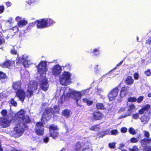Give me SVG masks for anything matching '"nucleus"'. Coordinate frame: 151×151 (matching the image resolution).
Segmentation results:
<instances>
[{"label":"nucleus","mask_w":151,"mask_h":151,"mask_svg":"<svg viewBox=\"0 0 151 151\" xmlns=\"http://www.w3.org/2000/svg\"><path fill=\"white\" fill-rule=\"evenodd\" d=\"M24 112L21 110L16 114L15 116V123L17 124L14 128V135L15 137L21 136L23 134L24 128L25 127V123L30 122L29 118L27 116H24Z\"/></svg>","instance_id":"f257e3e1"},{"label":"nucleus","mask_w":151,"mask_h":151,"mask_svg":"<svg viewBox=\"0 0 151 151\" xmlns=\"http://www.w3.org/2000/svg\"><path fill=\"white\" fill-rule=\"evenodd\" d=\"M37 68L38 72L41 75L38 84L41 88L46 91L49 87L47 79L44 76L48 70L46 62L45 61H41L37 66Z\"/></svg>","instance_id":"f03ea898"},{"label":"nucleus","mask_w":151,"mask_h":151,"mask_svg":"<svg viewBox=\"0 0 151 151\" xmlns=\"http://www.w3.org/2000/svg\"><path fill=\"white\" fill-rule=\"evenodd\" d=\"M37 88V86L35 81H31L28 84L27 90L25 93L24 90L22 89L18 90L16 92V96L18 97L21 101H23L25 96L30 97L31 96L33 92Z\"/></svg>","instance_id":"7ed1b4c3"},{"label":"nucleus","mask_w":151,"mask_h":151,"mask_svg":"<svg viewBox=\"0 0 151 151\" xmlns=\"http://www.w3.org/2000/svg\"><path fill=\"white\" fill-rule=\"evenodd\" d=\"M66 88H64L60 90V93L62 94V97L66 98L70 97L72 99L75 100L77 102L80 99L82 96L85 95L88 91V90H82L81 91H78L72 90H70L68 93L65 90Z\"/></svg>","instance_id":"20e7f679"},{"label":"nucleus","mask_w":151,"mask_h":151,"mask_svg":"<svg viewBox=\"0 0 151 151\" xmlns=\"http://www.w3.org/2000/svg\"><path fill=\"white\" fill-rule=\"evenodd\" d=\"M71 74L68 72L65 71L60 76L59 80L60 83L64 86H67L71 82Z\"/></svg>","instance_id":"39448f33"},{"label":"nucleus","mask_w":151,"mask_h":151,"mask_svg":"<svg viewBox=\"0 0 151 151\" xmlns=\"http://www.w3.org/2000/svg\"><path fill=\"white\" fill-rule=\"evenodd\" d=\"M52 114L51 108H49L46 109L42 115V121L44 123L49 120L51 117V116Z\"/></svg>","instance_id":"423d86ee"},{"label":"nucleus","mask_w":151,"mask_h":151,"mask_svg":"<svg viewBox=\"0 0 151 151\" xmlns=\"http://www.w3.org/2000/svg\"><path fill=\"white\" fill-rule=\"evenodd\" d=\"M57 127L55 125L52 124L49 127V131L50 136L53 139L56 138L58 135Z\"/></svg>","instance_id":"0eeeda50"},{"label":"nucleus","mask_w":151,"mask_h":151,"mask_svg":"<svg viewBox=\"0 0 151 151\" xmlns=\"http://www.w3.org/2000/svg\"><path fill=\"white\" fill-rule=\"evenodd\" d=\"M36 23L37 24V27L38 28H43L47 27L45 19H42L38 20H37L34 23L30 24L31 25H35Z\"/></svg>","instance_id":"6e6552de"},{"label":"nucleus","mask_w":151,"mask_h":151,"mask_svg":"<svg viewBox=\"0 0 151 151\" xmlns=\"http://www.w3.org/2000/svg\"><path fill=\"white\" fill-rule=\"evenodd\" d=\"M62 68L61 66L58 65L54 66L51 68V72L55 76H58L61 73Z\"/></svg>","instance_id":"1a4fd4ad"},{"label":"nucleus","mask_w":151,"mask_h":151,"mask_svg":"<svg viewBox=\"0 0 151 151\" xmlns=\"http://www.w3.org/2000/svg\"><path fill=\"white\" fill-rule=\"evenodd\" d=\"M36 132L38 135H41L44 133L43 126L42 123L38 122L36 124Z\"/></svg>","instance_id":"9d476101"},{"label":"nucleus","mask_w":151,"mask_h":151,"mask_svg":"<svg viewBox=\"0 0 151 151\" xmlns=\"http://www.w3.org/2000/svg\"><path fill=\"white\" fill-rule=\"evenodd\" d=\"M119 92V89L117 87L113 89L108 95V97L110 101L113 100L116 97Z\"/></svg>","instance_id":"9b49d317"},{"label":"nucleus","mask_w":151,"mask_h":151,"mask_svg":"<svg viewBox=\"0 0 151 151\" xmlns=\"http://www.w3.org/2000/svg\"><path fill=\"white\" fill-rule=\"evenodd\" d=\"M17 60L22 63L25 67H28L29 64L28 61V56L27 54L24 55L21 57L18 58Z\"/></svg>","instance_id":"f8f14e48"},{"label":"nucleus","mask_w":151,"mask_h":151,"mask_svg":"<svg viewBox=\"0 0 151 151\" xmlns=\"http://www.w3.org/2000/svg\"><path fill=\"white\" fill-rule=\"evenodd\" d=\"M22 17H17L15 18V20L18 22L17 25L18 27L20 28L25 26L27 24V21L24 19H22Z\"/></svg>","instance_id":"ddd939ff"},{"label":"nucleus","mask_w":151,"mask_h":151,"mask_svg":"<svg viewBox=\"0 0 151 151\" xmlns=\"http://www.w3.org/2000/svg\"><path fill=\"white\" fill-rule=\"evenodd\" d=\"M10 121L6 118H1L0 121V124L1 126L6 127L9 126L10 123Z\"/></svg>","instance_id":"4468645a"},{"label":"nucleus","mask_w":151,"mask_h":151,"mask_svg":"<svg viewBox=\"0 0 151 151\" xmlns=\"http://www.w3.org/2000/svg\"><path fill=\"white\" fill-rule=\"evenodd\" d=\"M129 88L128 86H124L121 89L120 95L121 97H124L128 93Z\"/></svg>","instance_id":"2eb2a0df"},{"label":"nucleus","mask_w":151,"mask_h":151,"mask_svg":"<svg viewBox=\"0 0 151 151\" xmlns=\"http://www.w3.org/2000/svg\"><path fill=\"white\" fill-rule=\"evenodd\" d=\"M93 118L96 120H100L102 119L103 116V115L99 111L94 112L93 114Z\"/></svg>","instance_id":"dca6fc26"},{"label":"nucleus","mask_w":151,"mask_h":151,"mask_svg":"<svg viewBox=\"0 0 151 151\" xmlns=\"http://www.w3.org/2000/svg\"><path fill=\"white\" fill-rule=\"evenodd\" d=\"M14 64L13 61L8 60L4 62L2 65V66L3 67L9 68L11 66H12Z\"/></svg>","instance_id":"f3484780"},{"label":"nucleus","mask_w":151,"mask_h":151,"mask_svg":"<svg viewBox=\"0 0 151 151\" xmlns=\"http://www.w3.org/2000/svg\"><path fill=\"white\" fill-rule=\"evenodd\" d=\"M62 114L65 117L68 118L71 115L72 112L70 111L68 109H65L62 111Z\"/></svg>","instance_id":"a211bd4d"},{"label":"nucleus","mask_w":151,"mask_h":151,"mask_svg":"<svg viewBox=\"0 0 151 151\" xmlns=\"http://www.w3.org/2000/svg\"><path fill=\"white\" fill-rule=\"evenodd\" d=\"M46 22L47 27H48L53 24L55 22L52 19L50 18L45 19Z\"/></svg>","instance_id":"6ab92c4d"},{"label":"nucleus","mask_w":151,"mask_h":151,"mask_svg":"<svg viewBox=\"0 0 151 151\" xmlns=\"http://www.w3.org/2000/svg\"><path fill=\"white\" fill-rule=\"evenodd\" d=\"M21 83L20 81H17L13 83V88L15 90L18 89L20 87Z\"/></svg>","instance_id":"aec40b11"},{"label":"nucleus","mask_w":151,"mask_h":151,"mask_svg":"<svg viewBox=\"0 0 151 151\" xmlns=\"http://www.w3.org/2000/svg\"><path fill=\"white\" fill-rule=\"evenodd\" d=\"M125 82L128 85H131L133 83L134 80L132 79L131 76H129L127 78Z\"/></svg>","instance_id":"412c9836"},{"label":"nucleus","mask_w":151,"mask_h":151,"mask_svg":"<svg viewBox=\"0 0 151 151\" xmlns=\"http://www.w3.org/2000/svg\"><path fill=\"white\" fill-rule=\"evenodd\" d=\"M149 118L147 116H146L145 115H144L141 118V122L144 124L146 123L149 121Z\"/></svg>","instance_id":"4be33fe9"},{"label":"nucleus","mask_w":151,"mask_h":151,"mask_svg":"<svg viewBox=\"0 0 151 151\" xmlns=\"http://www.w3.org/2000/svg\"><path fill=\"white\" fill-rule=\"evenodd\" d=\"M100 128L99 126L96 125L92 126L90 127V129L94 131H97L99 130Z\"/></svg>","instance_id":"5701e85b"},{"label":"nucleus","mask_w":151,"mask_h":151,"mask_svg":"<svg viewBox=\"0 0 151 151\" xmlns=\"http://www.w3.org/2000/svg\"><path fill=\"white\" fill-rule=\"evenodd\" d=\"M151 142V139H144L141 141V143L144 145H147Z\"/></svg>","instance_id":"b1692460"},{"label":"nucleus","mask_w":151,"mask_h":151,"mask_svg":"<svg viewBox=\"0 0 151 151\" xmlns=\"http://www.w3.org/2000/svg\"><path fill=\"white\" fill-rule=\"evenodd\" d=\"M96 107L98 109H104V106L103 104L101 103H98L96 105Z\"/></svg>","instance_id":"393cba45"},{"label":"nucleus","mask_w":151,"mask_h":151,"mask_svg":"<svg viewBox=\"0 0 151 151\" xmlns=\"http://www.w3.org/2000/svg\"><path fill=\"white\" fill-rule=\"evenodd\" d=\"M99 48H95L93 50L92 52L95 55H98L99 54L100 51H99Z\"/></svg>","instance_id":"a878e982"},{"label":"nucleus","mask_w":151,"mask_h":151,"mask_svg":"<svg viewBox=\"0 0 151 151\" xmlns=\"http://www.w3.org/2000/svg\"><path fill=\"white\" fill-rule=\"evenodd\" d=\"M135 108V106L133 104H131V105L129 106L128 107V111H131L132 110L134 109Z\"/></svg>","instance_id":"bb28decb"},{"label":"nucleus","mask_w":151,"mask_h":151,"mask_svg":"<svg viewBox=\"0 0 151 151\" xmlns=\"http://www.w3.org/2000/svg\"><path fill=\"white\" fill-rule=\"evenodd\" d=\"M83 101L84 102L86 103L88 105H90L93 102L92 101H89L88 99H83Z\"/></svg>","instance_id":"cd10ccee"},{"label":"nucleus","mask_w":151,"mask_h":151,"mask_svg":"<svg viewBox=\"0 0 151 151\" xmlns=\"http://www.w3.org/2000/svg\"><path fill=\"white\" fill-rule=\"evenodd\" d=\"M107 134V133L105 132H99L97 134V136L99 137H103L104 136Z\"/></svg>","instance_id":"c85d7f7f"},{"label":"nucleus","mask_w":151,"mask_h":151,"mask_svg":"<svg viewBox=\"0 0 151 151\" xmlns=\"http://www.w3.org/2000/svg\"><path fill=\"white\" fill-rule=\"evenodd\" d=\"M115 144L114 142L110 143L109 144V146L110 148L114 149L115 148Z\"/></svg>","instance_id":"c756f323"},{"label":"nucleus","mask_w":151,"mask_h":151,"mask_svg":"<svg viewBox=\"0 0 151 151\" xmlns=\"http://www.w3.org/2000/svg\"><path fill=\"white\" fill-rule=\"evenodd\" d=\"M64 68V69L65 70H70L71 69V66L69 64L66 65L64 66H63Z\"/></svg>","instance_id":"7c9ffc66"},{"label":"nucleus","mask_w":151,"mask_h":151,"mask_svg":"<svg viewBox=\"0 0 151 151\" xmlns=\"http://www.w3.org/2000/svg\"><path fill=\"white\" fill-rule=\"evenodd\" d=\"M81 146L80 144H77L76 145L75 148L76 151H81Z\"/></svg>","instance_id":"2f4dec72"},{"label":"nucleus","mask_w":151,"mask_h":151,"mask_svg":"<svg viewBox=\"0 0 151 151\" xmlns=\"http://www.w3.org/2000/svg\"><path fill=\"white\" fill-rule=\"evenodd\" d=\"M6 77V75L4 73L1 72H0V79H4Z\"/></svg>","instance_id":"473e14b6"},{"label":"nucleus","mask_w":151,"mask_h":151,"mask_svg":"<svg viewBox=\"0 0 151 151\" xmlns=\"http://www.w3.org/2000/svg\"><path fill=\"white\" fill-rule=\"evenodd\" d=\"M129 132L131 134H134L136 133L135 130L132 127L129 128Z\"/></svg>","instance_id":"72a5a7b5"},{"label":"nucleus","mask_w":151,"mask_h":151,"mask_svg":"<svg viewBox=\"0 0 151 151\" xmlns=\"http://www.w3.org/2000/svg\"><path fill=\"white\" fill-rule=\"evenodd\" d=\"M128 100L129 102H134L136 101H137V99L135 97H130L128 99Z\"/></svg>","instance_id":"f704fd0d"},{"label":"nucleus","mask_w":151,"mask_h":151,"mask_svg":"<svg viewBox=\"0 0 151 151\" xmlns=\"http://www.w3.org/2000/svg\"><path fill=\"white\" fill-rule=\"evenodd\" d=\"M138 150V147L135 146H133L132 148H129V151H136Z\"/></svg>","instance_id":"c9c22d12"},{"label":"nucleus","mask_w":151,"mask_h":151,"mask_svg":"<svg viewBox=\"0 0 151 151\" xmlns=\"http://www.w3.org/2000/svg\"><path fill=\"white\" fill-rule=\"evenodd\" d=\"M118 131L116 129L112 130L111 131V134L113 135H116L118 134Z\"/></svg>","instance_id":"e433bc0d"},{"label":"nucleus","mask_w":151,"mask_h":151,"mask_svg":"<svg viewBox=\"0 0 151 151\" xmlns=\"http://www.w3.org/2000/svg\"><path fill=\"white\" fill-rule=\"evenodd\" d=\"M10 103L12 105L14 106H17V104L16 102L14 101L13 99H11Z\"/></svg>","instance_id":"4c0bfd02"},{"label":"nucleus","mask_w":151,"mask_h":151,"mask_svg":"<svg viewBox=\"0 0 151 151\" xmlns=\"http://www.w3.org/2000/svg\"><path fill=\"white\" fill-rule=\"evenodd\" d=\"M144 150V151H151V146H146Z\"/></svg>","instance_id":"58836bf2"},{"label":"nucleus","mask_w":151,"mask_h":151,"mask_svg":"<svg viewBox=\"0 0 151 151\" xmlns=\"http://www.w3.org/2000/svg\"><path fill=\"white\" fill-rule=\"evenodd\" d=\"M139 117V114L138 113L133 114L132 115V117L133 118L136 119Z\"/></svg>","instance_id":"ea45409f"},{"label":"nucleus","mask_w":151,"mask_h":151,"mask_svg":"<svg viewBox=\"0 0 151 151\" xmlns=\"http://www.w3.org/2000/svg\"><path fill=\"white\" fill-rule=\"evenodd\" d=\"M54 110L53 111V112L54 111H55V112H58L59 111V107L58 106H55L54 107Z\"/></svg>","instance_id":"a19ab883"},{"label":"nucleus","mask_w":151,"mask_h":151,"mask_svg":"<svg viewBox=\"0 0 151 151\" xmlns=\"http://www.w3.org/2000/svg\"><path fill=\"white\" fill-rule=\"evenodd\" d=\"M145 74L148 76H150L151 74L150 70V69H148L147 70L145 71Z\"/></svg>","instance_id":"79ce46f5"},{"label":"nucleus","mask_w":151,"mask_h":151,"mask_svg":"<svg viewBox=\"0 0 151 151\" xmlns=\"http://www.w3.org/2000/svg\"><path fill=\"white\" fill-rule=\"evenodd\" d=\"M99 65H96L94 68V71L96 72H99Z\"/></svg>","instance_id":"37998d69"},{"label":"nucleus","mask_w":151,"mask_h":151,"mask_svg":"<svg viewBox=\"0 0 151 151\" xmlns=\"http://www.w3.org/2000/svg\"><path fill=\"white\" fill-rule=\"evenodd\" d=\"M137 139L134 137L132 138L131 139V142H132L135 143L137 142Z\"/></svg>","instance_id":"c03bdc74"},{"label":"nucleus","mask_w":151,"mask_h":151,"mask_svg":"<svg viewBox=\"0 0 151 151\" xmlns=\"http://www.w3.org/2000/svg\"><path fill=\"white\" fill-rule=\"evenodd\" d=\"M121 131L122 133H126L127 131V129L126 127H122L121 129Z\"/></svg>","instance_id":"a18cd8bd"},{"label":"nucleus","mask_w":151,"mask_h":151,"mask_svg":"<svg viewBox=\"0 0 151 151\" xmlns=\"http://www.w3.org/2000/svg\"><path fill=\"white\" fill-rule=\"evenodd\" d=\"M143 99V97L142 96H140L137 100V102L138 103H140L142 101Z\"/></svg>","instance_id":"49530a36"},{"label":"nucleus","mask_w":151,"mask_h":151,"mask_svg":"<svg viewBox=\"0 0 151 151\" xmlns=\"http://www.w3.org/2000/svg\"><path fill=\"white\" fill-rule=\"evenodd\" d=\"M1 114L3 116H6L7 114V111L5 110H3L1 111Z\"/></svg>","instance_id":"de8ad7c7"},{"label":"nucleus","mask_w":151,"mask_h":151,"mask_svg":"<svg viewBox=\"0 0 151 151\" xmlns=\"http://www.w3.org/2000/svg\"><path fill=\"white\" fill-rule=\"evenodd\" d=\"M143 107L145 110H147L149 109L150 106L149 105H146Z\"/></svg>","instance_id":"09e8293b"},{"label":"nucleus","mask_w":151,"mask_h":151,"mask_svg":"<svg viewBox=\"0 0 151 151\" xmlns=\"http://www.w3.org/2000/svg\"><path fill=\"white\" fill-rule=\"evenodd\" d=\"M144 135L145 136L147 137H148L149 136V133L148 132L146 131H144Z\"/></svg>","instance_id":"8fccbe9b"},{"label":"nucleus","mask_w":151,"mask_h":151,"mask_svg":"<svg viewBox=\"0 0 151 151\" xmlns=\"http://www.w3.org/2000/svg\"><path fill=\"white\" fill-rule=\"evenodd\" d=\"M4 10V7L3 6H0V14L2 13Z\"/></svg>","instance_id":"3c124183"},{"label":"nucleus","mask_w":151,"mask_h":151,"mask_svg":"<svg viewBox=\"0 0 151 151\" xmlns=\"http://www.w3.org/2000/svg\"><path fill=\"white\" fill-rule=\"evenodd\" d=\"M4 42V40L2 37H0V45Z\"/></svg>","instance_id":"603ef678"},{"label":"nucleus","mask_w":151,"mask_h":151,"mask_svg":"<svg viewBox=\"0 0 151 151\" xmlns=\"http://www.w3.org/2000/svg\"><path fill=\"white\" fill-rule=\"evenodd\" d=\"M145 109H144V108H143V107L142 108L140 109L139 111V113L140 114H143L144 112V111H145Z\"/></svg>","instance_id":"864d4df0"},{"label":"nucleus","mask_w":151,"mask_h":151,"mask_svg":"<svg viewBox=\"0 0 151 151\" xmlns=\"http://www.w3.org/2000/svg\"><path fill=\"white\" fill-rule=\"evenodd\" d=\"M37 0H29L28 2V3L29 4H31L32 3L36 2Z\"/></svg>","instance_id":"5fc2aeb1"},{"label":"nucleus","mask_w":151,"mask_h":151,"mask_svg":"<svg viewBox=\"0 0 151 151\" xmlns=\"http://www.w3.org/2000/svg\"><path fill=\"white\" fill-rule=\"evenodd\" d=\"M49 138L47 137H45L43 139L44 142L45 143L48 142L49 141Z\"/></svg>","instance_id":"6e6d98bb"},{"label":"nucleus","mask_w":151,"mask_h":151,"mask_svg":"<svg viewBox=\"0 0 151 151\" xmlns=\"http://www.w3.org/2000/svg\"><path fill=\"white\" fill-rule=\"evenodd\" d=\"M139 77L138 74L137 73H135L134 74V78L135 79H137Z\"/></svg>","instance_id":"4d7b16f0"},{"label":"nucleus","mask_w":151,"mask_h":151,"mask_svg":"<svg viewBox=\"0 0 151 151\" xmlns=\"http://www.w3.org/2000/svg\"><path fill=\"white\" fill-rule=\"evenodd\" d=\"M11 53L12 54H15L17 53V52L14 49H13L11 50Z\"/></svg>","instance_id":"13d9d810"},{"label":"nucleus","mask_w":151,"mask_h":151,"mask_svg":"<svg viewBox=\"0 0 151 151\" xmlns=\"http://www.w3.org/2000/svg\"><path fill=\"white\" fill-rule=\"evenodd\" d=\"M6 3L7 6L8 7L11 6L12 4V3L10 2H7Z\"/></svg>","instance_id":"bf43d9fd"},{"label":"nucleus","mask_w":151,"mask_h":151,"mask_svg":"<svg viewBox=\"0 0 151 151\" xmlns=\"http://www.w3.org/2000/svg\"><path fill=\"white\" fill-rule=\"evenodd\" d=\"M125 108L124 107H123V108H121L119 110V112H122V111H124L125 110Z\"/></svg>","instance_id":"052dcab7"},{"label":"nucleus","mask_w":151,"mask_h":151,"mask_svg":"<svg viewBox=\"0 0 151 151\" xmlns=\"http://www.w3.org/2000/svg\"><path fill=\"white\" fill-rule=\"evenodd\" d=\"M119 146V149H121L122 148L124 147V145L122 144H120Z\"/></svg>","instance_id":"680f3d73"},{"label":"nucleus","mask_w":151,"mask_h":151,"mask_svg":"<svg viewBox=\"0 0 151 151\" xmlns=\"http://www.w3.org/2000/svg\"><path fill=\"white\" fill-rule=\"evenodd\" d=\"M10 151H20L19 150H17L16 149L14 148H12L11 149V150H10Z\"/></svg>","instance_id":"e2e57ef3"},{"label":"nucleus","mask_w":151,"mask_h":151,"mask_svg":"<svg viewBox=\"0 0 151 151\" xmlns=\"http://www.w3.org/2000/svg\"><path fill=\"white\" fill-rule=\"evenodd\" d=\"M122 62L123 61H121L119 63H118L117 65V66H119V65H121L122 63Z\"/></svg>","instance_id":"0e129e2a"},{"label":"nucleus","mask_w":151,"mask_h":151,"mask_svg":"<svg viewBox=\"0 0 151 151\" xmlns=\"http://www.w3.org/2000/svg\"><path fill=\"white\" fill-rule=\"evenodd\" d=\"M131 113L129 114H126L125 116H124V117H126L127 116H130V115Z\"/></svg>","instance_id":"69168bd1"},{"label":"nucleus","mask_w":151,"mask_h":151,"mask_svg":"<svg viewBox=\"0 0 151 151\" xmlns=\"http://www.w3.org/2000/svg\"><path fill=\"white\" fill-rule=\"evenodd\" d=\"M148 96L149 97H151V93H149L148 95Z\"/></svg>","instance_id":"338daca9"},{"label":"nucleus","mask_w":151,"mask_h":151,"mask_svg":"<svg viewBox=\"0 0 151 151\" xmlns=\"http://www.w3.org/2000/svg\"><path fill=\"white\" fill-rule=\"evenodd\" d=\"M122 151H127V150L125 149H122Z\"/></svg>","instance_id":"774afa93"}]
</instances>
